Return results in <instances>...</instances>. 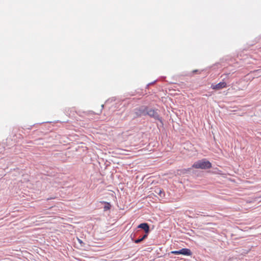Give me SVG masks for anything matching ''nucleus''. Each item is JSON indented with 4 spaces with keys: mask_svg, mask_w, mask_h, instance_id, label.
I'll return each instance as SVG.
<instances>
[{
    "mask_svg": "<svg viewBox=\"0 0 261 261\" xmlns=\"http://www.w3.org/2000/svg\"><path fill=\"white\" fill-rule=\"evenodd\" d=\"M212 167V163L207 159H203L195 162L192 167L195 169H208Z\"/></svg>",
    "mask_w": 261,
    "mask_h": 261,
    "instance_id": "f257e3e1",
    "label": "nucleus"
},
{
    "mask_svg": "<svg viewBox=\"0 0 261 261\" xmlns=\"http://www.w3.org/2000/svg\"><path fill=\"white\" fill-rule=\"evenodd\" d=\"M146 116H148L149 117L154 119L155 120H158L161 123L162 125H164L163 118L160 116L158 113V110L155 108H151L147 106Z\"/></svg>",
    "mask_w": 261,
    "mask_h": 261,
    "instance_id": "f03ea898",
    "label": "nucleus"
},
{
    "mask_svg": "<svg viewBox=\"0 0 261 261\" xmlns=\"http://www.w3.org/2000/svg\"><path fill=\"white\" fill-rule=\"evenodd\" d=\"M146 110H147V106L142 105L135 109V114L137 117L142 116H146Z\"/></svg>",
    "mask_w": 261,
    "mask_h": 261,
    "instance_id": "7ed1b4c3",
    "label": "nucleus"
},
{
    "mask_svg": "<svg viewBox=\"0 0 261 261\" xmlns=\"http://www.w3.org/2000/svg\"><path fill=\"white\" fill-rule=\"evenodd\" d=\"M173 254H182L185 256H191L192 254V252L190 249L184 248L179 250H175L171 252Z\"/></svg>",
    "mask_w": 261,
    "mask_h": 261,
    "instance_id": "20e7f679",
    "label": "nucleus"
},
{
    "mask_svg": "<svg viewBox=\"0 0 261 261\" xmlns=\"http://www.w3.org/2000/svg\"><path fill=\"white\" fill-rule=\"evenodd\" d=\"M140 230H137V232L136 233L134 234V236H133V234H131L130 237L132 239V240L136 244H138L144 240L147 237V234H143L142 236H140L138 239H135L134 238L138 235V233H140Z\"/></svg>",
    "mask_w": 261,
    "mask_h": 261,
    "instance_id": "39448f33",
    "label": "nucleus"
},
{
    "mask_svg": "<svg viewBox=\"0 0 261 261\" xmlns=\"http://www.w3.org/2000/svg\"><path fill=\"white\" fill-rule=\"evenodd\" d=\"M137 228L143 230L144 231V234H147V236H148L150 231L149 225L146 222L140 223L138 225Z\"/></svg>",
    "mask_w": 261,
    "mask_h": 261,
    "instance_id": "423d86ee",
    "label": "nucleus"
},
{
    "mask_svg": "<svg viewBox=\"0 0 261 261\" xmlns=\"http://www.w3.org/2000/svg\"><path fill=\"white\" fill-rule=\"evenodd\" d=\"M226 83L225 82L222 81L215 85H212L211 88L214 90H220L226 87Z\"/></svg>",
    "mask_w": 261,
    "mask_h": 261,
    "instance_id": "0eeeda50",
    "label": "nucleus"
},
{
    "mask_svg": "<svg viewBox=\"0 0 261 261\" xmlns=\"http://www.w3.org/2000/svg\"><path fill=\"white\" fill-rule=\"evenodd\" d=\"M154 192L155 194V196L159 195L160 197L162 198H163L165 197V193L164 191L161 188H155L154 190Z\"/></svg>",
    "mask_w": 261,
    "mask_h": 261,
    "instance_id": "6e6552de",
    "label": "nucleus"
},
{
    "mask_svg": "<svg viewBox=\"0 0 261 261\" xmlns=\"http://www.w3.org/2000/svg\"><path fill=\"white\" fill-rule=\"evenodd\" d=\"M101 203L105 204V205L103 206V211L105 212H106L108 210H109L111 207V204L110 202H106V201H101Z\"/></svg>",
    "mask_w": 261,
    "mask_h": 261,
    "instance_id": "1a4fd4ad",
    "label": "nucleus"
},
{
    "mask_svg": "<svg viewBox=\"0 0 261 261\" xmlns=\"http://www.w3.org/2000/svg\"><path fill=\"white\" fill-rule=\"evenodd\" d=\"M78 242L81 244V246L83 247L84 245V242L79 238H77Z\"/></svg>",
    "mask_w": 261,
    "mask_h": 261,
    "instance_id": "9d476101",
    "label": "nucleus"
},
{
    "mask_svg": "<svg viewBox=\"0 0 261 261\" xmlns=\"http://www.w3.org/2000/svg\"><path fill=\"white\" fill-rule=\"evenodd\" d=\"M156 81H157V80H155V81H154L153 82H151V83H150L146 85V89L148 88V87H149V86L153 85V84H154Z\"/></svg>",
    "mask_w": 261,
    "mask_h": 261,
    "instance_id": "9b49d317",
    "label": "nucleus"
},
{
    "mask_svg": "<svg viewBox=\"0 0 261 261\" xmlns=\"http://www.w3.org/2000/svg\"><path fill=\"white\" fill-rule=\"evenodd\" d=\"M193 73H199V74H200V73H201V71H199V70L196 69V70H194L193 71Z\"/></svg>",
    "mask_w": 261,
    "mask_h": 261,
    "instance_id": "f8f14e48",
    "label": "nucleus"
},
{
    "mask_svg": "<svg viewBox=\"0 0 261 261\" xmlns=\"http://www.w3.org/2000/svg\"><path fill=\"white\" fill-rule=\"evenodd\" d=\"M160 123H161L160 122ZM163 125L162 126V124H160V125H158V127L159 128V127H163Z\"/></svg>",
    "mask_w": 261,
    "mask_h": 261,
    "instance_id": "ddd939ff",
    "label": "nucleus"
},
{
    "mask_svg": "<svg viewBox=\"0 0 261 261\" xmlns=\"http://www.w3.org/2000/svg\"><path fill=\"white\" fill-rule=\"evenodd\" d=\"M101 109H102L103 108V107H104V105H102L101 106ZM101 110H100V112H101Z\"/></svg>",
    "mask_w": 261,
    "mask_h": 261,
    "instance_id": "4468645a",
    "label": "nucleus"
},
{
    "mask_svg": "<svg viewBox=\"0 0 261 261\" xmlns=\"http://www.w3.org/2000/svg\"><path fill=\"white\" fill-rule=\"evenodd\" d=\"M53 199H54V198L50 197V198H48L47 199V200H49Z\"/></svg>",
    "mask_w": 261,
    "mask_h": 261,
    "instance_id": "2eb2a0df",
    "label": "nucleus"
}]
</instances>
